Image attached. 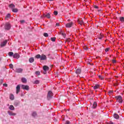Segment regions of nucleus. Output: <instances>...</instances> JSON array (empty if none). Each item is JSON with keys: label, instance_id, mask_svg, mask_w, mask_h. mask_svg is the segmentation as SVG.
Instances as JSON below:
<instances>
[{"label": "nucleus", "instance_id": "obj_23", "mask_svg": "<svg viewBox=\"0 0 124 124\" xmlns=\"http://www.w3.org/2000/svg\"><path fill=\"white\" fill-rule=\"evenodd\" d=\"M12 12H14L15 13H17L18 12V9L14 8L12 10Z\"/></svg>", "mask_w": 124, "mask_h": 124}, {"label": "nucleus", "instance_id": "obj_42", "mask_svg": "<svg viewBox=\"0 0 124 124\" xmlns=\"http://www.w3.org/2000/svg\"><path fill=\"white\" fill-rule=\"evenodd\" d=\"M20 22L21 24H24V23H25V20H20Z\"/></svg>", "mask_w": 124, "mask_h": 124}, {"label": "nucleus", "instance_id": "obj_17", "mask_svg": "<svg viewBox=\"0 0 124 124\" xmlns=\"http://www.w3.org/2000/svg\"><path fill=\"white\" fill-rule=\"evenodd\" d=\"M8 113L9 115V116H15L16 115V113L10 111H8Z\"/></svg>", "mask_w": 124, "mask_h": 124}, {"label": "nucleus", "instance_id": "obj_29", "mask_svg": "<svg viewBox=\"0 0 124 124\" xmlns=\"http://www.w3.org/2000/svg\"><path fill=\"white\" fill-rule=\"evenodd\" d=\"M14 53H13V52H9L8 53V55L9 56V57H12V56H14Z\"/></svg>", "mask_w": 124, "mask_h": 124}, {"label": "nucleus", "instance_id": "obj_14", "mask_svg": "<svg viewBox=\"0 0 124 124\" xmlns=\"http://www.w3.org/2000/svg\"><path fill=\"white\" fill-rule=\"evenodd\" d=\"M97 106V103H96V102H94L93 104V106L92 107V108H93V109H95V108H96Z\"/></svg>", "mask_w": 124, "mask_h": 124}, {"label": "nucleus", "instance_id": "obj_1", "mask_svg": "<svg viewBox=\"0 0 124 124\" xmlns=\"http://www.w3.org/2000/svg\"><path fill=\"white\" fill-rule=\"evenodd\" d=\"M115 98L117 99L118 102H119V103H123V98L122 97V96H116L115 97Z\"/></svg>", "mask_w": 124, "mask_h": 124}, {"label": "nucleus", "instance_id": "obj_49", "mask_svg": "<svg viewBox=\"0 0 124 124\" xmlns=\"http://www.w3.org/2000/svg\"><path fill=\"white\" fill-rule=\"evenodd\" d=\"M108 124H114V123L113 122H110L108 123Z\"/></svg>", "mask_w": 124, "mask_h": 124}, {"label": "nucleus", "instance_id": "obj_31", "mask_svg": "<svg viewBox=\"0 0 124 124\" xmlns=\"http://www.w3.org/2000/svg\"><path fill=\"white\" fill-rule=\"evenodd\" d=\"M103 35H102V34H100L99 36H98V38L99 39H102V38H103Z\"/></svg>", "mask_w": 124, "mask_h": 124}, {"label": "nucleus", "instance_id": "obj_19", "mask_svg": "<svg viewBox=\"0 0 124 124\" xmlns=\"http://www.w3.org/2000/svg\"><path fill=\"white\" fill-rule=\"evenodd\" d=\"M78 24H79V25H81V26L84 24V21H83V20H81V19L78 20Z\"/></svg>", "mask_w": 124, "mask_h": 124}, {"label": "nucleus", "instance_id": "obj_11", "mask_svg": "<svg viewBox=\"0 0 124 124\" xmlns=\"http://www.w3.org/2000/svg\"><path fill=\"white\" fill-rule=\"evenodd\" d=\"M113 117L114 119H116V120H119V119H120V116L117 113H114Z\"/></svg>", "mask_w": 124, "mask_h": 124}, {"label": "nucleus", "instance_id": "obj_51", "mask_svg": "<svg viewBox=\"0 0 124 124\" xmlns=\"http://www.w3.org/2000/svg\"><path fill=\"white\" fill-rule=\"evenodd\" d=\"M66 41H68V39H67V40H66Z\"/></svg>", "mask_w": 124, "mask_h": 124}, {"label": "nucleus", "instance_id": "obj_6", "mask_svg": "<svg viewBox=\"0 0 124 124\" xmlns=\"http://www.w3.org/2000/svg\"><path fill=\"white\" fill-rule=\"evenodd\" d=\"M15 71L17 73H22V72H23V69L21 68H17L16 69Z\"/></svg>", "mask_w": 124, "mask_h": 124}, {"label": "nucleus", "instance_id": "obj_37", "mask_svg": "<svg viewBox=\"0 0 124 124\" xmlns=\"http://www.w3.org/2000/svg\"><path fill=\"white\" fill-rule=\"evenodd\" d=\"M113 92H114V91H112V90H110V91H109L108 92V93H109V94H111L113 93Z\"/></svg>", "mask_w": 124, "mask_h": 124}, {"label": "nucleus", "instance_id": "obj_5", "mask_svg": "<svg viewBox=\"0 0 124 124\" xmlns=\"http://www.w3.org/2000/svg\"><path fill=\"white\" fill-rule=\"evenodd\" d=\"M41 61H45L47 60V57L45 54H42L41 55Z\"/></svg>", "mask_w": 124, "mask_h": 124}, {"label": "nucleus", "instance_id": "obj_2", "mask_svg": "<svg viewBox=\"0 0 124 124\" xmlns=\"http://www.w3.org/2000/svg\"><path fill=\"white\" fill-rule=\"evenodd\" d=\"M53 97V92L52 91H49L47 93V98L49 100V99H51L52 97Z\"/></svg>", "mask_w": 124, "mask_h": 124}, {"label": "nucleus", "instance_id": "obj_47", "mask_svg": "<svg viewBox=\"0 0 124 124\" xmlns=\"http://www.w3.org/2000/svg\"><path fill=\"white\" fill-rule=\"evenodd\" d=\"M94 8H98V6H96V5H94Z\"/></svg>", "mask_w": 124, "mask_h": 124}, {"label": "nucleus", "instance_id": "obj_13", "mask_svg": "<svg viewBox=\"0 0 124 124\" xmlns=\"http://www.w3.org/2000/svg\"><path fill=\"white\" fill-rule=\"evenodd\" d=\"M29 62H30V63H32V62H34V58L33 57L29 58Z\"/></svg>", "mask_w": 124, "mask_h": 124}, {"label": "nucleus", "instance_id": "obj_38", "mask_svg": "<svg viewBox=\"0 0 124 124\" xmlns=\"http://www.w3.org/2000/svg\"><path fill=\"white\" fill-rule=\"evenodd\" d=\"M53 13L54 15H55V16H57V15H58V11H55Z\"/></svg>", "mask_w": 124, "mask_h": 124}, {"label": "nucleus", "instance_id": "obj_8", "mask_svg": "<svg viewBox=\"0 0 124 124\" xmlns=\"http://www.w3.org/2000/svg\"><path fill=\"white\" fill-rule=\"evenodd\" d=\"M20 85H17L16 88V94H18L20 92Z\"/></svg>", "mask_w": 124, "mask_h": 124}, {"label": "nucleus", "instance_id": "obj_26", "mask_svg": "<svg viewBox=\"0 0 124 124\" xmlns=\"http://www.w3.org/2000/svg\"><path fill=\"white\" fill-rule=\"evenodd\" d=\"M32 117H36L37 116V113L35 111L33 112L32 113Z\"/></svg>", "mask_w": 124, "mask_h": 124}, {"label": "nucleus", "instance_id": "obj_3", "mask_svg": "<svg viewBox=\"0 0 124 124\" xmlns=\"http://www.w3.org/2000/svg\"><path fill=\"white\" fill-rule=\"evenodd\" d=\"M21 89H22V90H26V91H29L30 87L28 85H22Z\"/></svg>", "mask_w": 124, "mask_h": 124}, {"label": "nucleus", "instance_id": "obj_46", "mask_svg": "<svg viewBox=\"0 0 124 124\" xmlns=\"http://www.w3.org/2000/svg\"><path fill=\"white\" fill-rule=\"evenodd\" d=\"M2 82H3V80L1 79V80H0V85H1V84H2Z\"/></svg>", "mask_w": 124, "mask_h": 124}, {"label": "nucleus", "instance_id": "obj_28", "mask_svg": "<svg viewBox=\"0 0 124 124\" xmlns=\"http://www.w3.org/2000/svg\"><path fill=\"white\" fill-rule=\"evenodd\" d=\"M10 16H11L10 14H8L5 17V19L8 20V19H9V18H10Z\"/></svg>", "mask_w": 124, "mask_h": 124}, {"label": "nucleus", "instance_id": "obj_22", "mask_svg": "<svg viewBox=\"0 0 124 124\" xmlns=\"http://www.w3.org/2000/svg\"><path fill=\"white\" fill-rule=\"evenodd\" d=\"M99 87H100V85H98V84H96L94 87H93V89L94 90H97V89H99Z\"/></svg>", "mask_w": 124, "mask_h": 124}, {"label": "nucleus", "instance_id": "obj_15", "mask_svg": "<svg viewBox=\"0 0 124 124\" xmlns=\"http://www.w3.org/2000/svg\"><path fill=\"white\" fill-rule=\"evenodd\" d=\"M60 34H61V35H62V36H63V37H64V38H65V36H66V34L65 33H63V32H62V31H61V32H60Z\"/></svg>", "mask_w": 124, "mask_h": 124}, {"label": "nucleus", "instance_id": "obj_50", "mask_svg": "<svg viewBox=\"0 0 124 124\" xmlns=\"http://www.w3.org/2000/svg\"><path fill=\"white\" fill-rule=\"evenodd\" d=\"M49 1H53V0H48Z\"/></svg>", "mask_w": 124, "mask_h": 124}, {"label": "nucleus", "instance_id": "obj_25", "mask_svg": "<svg viewBox=\"0 0 124 124\" xmlns=\"http://www.w3.org/2000/svg\"><path fill=\"white\" fill-rule=\"evenodd\" d=\"M21 81H22V83H27V79H26V78H23L21 79Z\"/></svg>", "mask_w": 124, "mask_h": 124}, {"label": "nucleus", "instance_id": "obj_12", "mask_svg": "<svg viewBox=\"0 0 124 124\" xmlns=\"http://www.w3.org/2000/svg\"><path fill=\"white\" fill-rule=\"evenodd\" d=\"M81 72H82V70L80 68L77 69L76 71V74H81Z\"/></svg>", "mask_w": 124, "mask_h": 124}, {"label": "nucleus", "instance_id": "obj_40", "mask_svg": "<svg viewBox=\"0 0 124 124\" xmlns=\"http://www.w3.org/2000/svg\"><path fill=\"white\" fill-rule=\"evenodd\" d=\"M109 50H110L109 48H107L105 49V51L106 52H108V51H109Z\"/></svg>", "mask_w": 124, "mask_h": 124}, {"label": "nucleus", "instance_id": "obj_36", "mask_svg": "<svg viewBox=\"0 0 124 124\" xmlns=\"http://www.w3.org/2000/svg\"><path fill=\"white\" fill-rule=\"evenodd\" d=\"M98 77H99V79H101V80H103V79L104 78L102 76L99 75V76H98Z\"/></svg>", "mask_w": 124, "mask_h": 124}, {"label": "nucleus", "instance_id": "obj_32", "mask_svg": "<svg viewBox=\"0 0 124 124\" xmlns=\"http://www.w3.org/2000/svg\"><path fill=\"white\" fill-rule=\"evenodd\" d=\"M50 40H51V41H52L53 42H55V41H56V37H51Z\"/></svg>", "mask_w": 124, "mask_h": 124}, {"label": "nucleus", "instance_id": "obj_7", "mask_svg": "<svg viewBox=\"0 0 124 124\" xmlns=\"http://www.w3.org/2000/svg\"><path fill=\"white\" fill-rule=\"evenodd\" d=\"M73 25V22H70V23L66 24L65 27H66V28H71V27H72Z\"/></svg>", "mask_w": 124, "mask_h": 124}, {"label": "nucleus", "instance_id": "obj_30", "mask_svg": "<svg viewBox=\"0 0 124 124\" xmlns=\"http://www.w3.org/2000/svg\"><path fill=\"white\" fill-rule=\"evenodd\" d=\"M9 109L12 110H14L15 109L14 106H13V105H10L9 107Z\"/></svg>", "mask_w": 124, "mask_h": 124}, {"label": "nucleus", "instance_id": "obj_24", "mask_svg": "<svg viewBox=\"0 0 124 124\" xmlns=\"http://www.w3.org/2000/svg\"><path fill=\"white\" fill-rule=\"evenodd\" d=\"M119 20L122 23H124V17L123 16L119 17Z\"/></svg>", "mask_w": 124, "mask_h": 124}, {"label": "nucleus", "instance_id": "obj_10", "mask_svg": "<svg viewBox=\"0 0 124 124\" xmlns=\"http://www.w3.org/2000/svg\"><path fill=\"white\" fill-rule=\"evenodd\" d=\"M13 58L15 59H19L20 58V55L18 53H15L13 55Z\"/></svg>", "mask_w": 124, "mask_h": 124}, {"label": "nucleus", "instance_id": "obj_33", "mask_svg": "<svg viewBox=\"0 0 124 124\" xmlns=\"http://www.w3.org/2000/svg\"><path fill=\"white\" fill-rule=\"evenodd\" d=\"M35 74L36 75H38V76H39V75H40V72L37 71L35 72Z\"/></svg>", "mask_w": 124, "mask_h": 124}, {"label": "nucleus", "instance_id": "obj_9", "mask_svg": "<svg viewBox=\"0 0 124 124\" xmlns=\"http://www.w3.org/2000/svg\"><path fill=\"white\" fill-rule=\"evenodd\" d=\"M6 44H7V40H5L4 42H3L2 43H1L0 44V46H1V47H4V46H5V45H6Z\"/></svg>", "mask_w": 124, "mask_h": 124}, {"label": "nucleus", "instance_id": "obj_41", "mask_svg": "<svg viewBox=\"0 0 124 124\" xmlns=\"http://www.w3.org/2000/svg\"><path fill=\"white\" fill-rule=\"evenodd\" d=\"M65 124H70V122L67 121H66V123Z\"/></svg>", "mask_w": 124, "mask_h": 124}, {"label": "nucleus", "instance_id": "obj_34", "mask_svg": "<svg viewBox=\"0 0 124 124\" xmlns=\"http://www.w3.org/2000/svg\"><path fill=\"white\" fill-rule=\"evenodd\" d=\"M33 84H35L36 85H37V84H39V80H35Z\"/></svg>", "mask_w": 124, "mask_h": 124}, {"label": "nucleus", "instance_id": "obj_48", "mask_svg": "<svg viewBox=\"0 0 124 124\" xmlns=\"http://www.w3.org/2000/svg\"><path fill=\"white\" fill-rule=\"evenodd\" d=\"M3 86H4L5 87H7V84L6 83L3 84Z\"/></svg>", "mask_w": 124, "mask_h": 124}, {"label": "nucleus", "instance_id": "obj_44", "mask_svg": "<svg viewBox=\"0 0 124 124\" xmlns=\"http://www.w3.org/2000/svg\"><path fill=\"white\" fill-rule=\"evenodd\" d=\"M47 71H46V70H44V71H43V73H44V74H46V73H47V72H46Z\"/></svg>", "mask_w": 124, "mask_h": 124}, {"label": "nucleus", "instance_id": "obj_27", "mask_svg": "<svg viewBox=\"0 0 124 124\" xmlns=\"http://www.w3.org/2000/svg\"><path fill=\"white\" fill-rule=\"evenodd\" d=\"M35 59H40L41 58V55L40 54H37L35 56Z\"/></svg>", "mask_w": 124, "mask_h": 124}, {"label": "nucleus", "instance_id": "obj_16", "mask_svg": "<svg viewBox=\"0 0 124 124\" xmlns=\"http://www.w3.org/2000/svg\"><path fill=\"white\" fill-rule=\"evenodd\" d=\"M44 16L46 17L48 19H50V18H51V16L50 15V14H49V13L44 15Z\"/></svg>", "mask_w": 124, "mask_h": 124}, {"label": "nucleus", "instance_id": "obj_35", "mask_svg": "<svg viewBox=\"0 0 124 124\" xmlns=\"http://www.w3.org/2000/svg\"><path fill=\"white\" fill-rule=\"evenodd\" d=\"M44 36H45V37H48V36H49V35L47 33H44Z\"/></svg>", "mask_w": 124, "mask_h": 124}, {"label": "nucleus", "instance_id": "obj_18", "mask_svg": "<svg viewBox=\"0 0 124 124\" xmlns=\"http://www.w3.org/2000/svg\"><path fill=\"white\" fill-rule=\"evenodd\" d=\"M43 69H44V70H46V71H48V70H49V67H48L47 66H46V65H44V66H43Z\"/></svg>", "mask_w": 124, "mask_h": 124}, {"label": "nucleus", "instance_id": "obj_21", "mask_svg": "<svg viewBox=\"0 0 124 124\" xmlns=\"http://www.w3.org/2000/svg\"><path fill=\"white\" fill-rule=\"evenodd\" d=\"M10 8L12 9H14V8H15V5L13 4H10L9 5Z\"/></svg>", "mask_w": 124, "mask_h": 124}, {"label": "nucleus", "instance_id": "obj_4", "mask_svg": "<svg viewBox=\"0 0 124 124\" xmlns=\"http://www.w3.org/2000/svg\"><path fill=\"white\" fill-rule=\"evenodd\" d=\"M10 24L9 23H6L5 25V30L8 31L9 30H10Z\"/></svg>", "mask_w": 124, "mask_h": 124}, {"label": "nucleus", "instance_id": "obj_20", "mask_svg": "<svg viewBox=\"0 0 124 124\" xmlns=\"http://www.w3.org/2000/svg\"><path fill=\"white\" fill-rule=\"evenodd\" d=\"M9 97L11 100H14V95L13 94H11L9 96Z\"/></svg>", "mask_w": 124, "mask_h": 124}, {"label": "nucleus", "instance_id": "obj_39", "mask_svg": "<svg viewBox=\"0 0 124 124\" xmlns=\"http://www.w3.org/2000/svg\"><path fill=\"white\" fill-rule=\"evenodd\" d=\"M9 66H10V68H12V69L13 68V67H14L13 64H10Z\"/></svg>", "mask_w": 124, "mask_h": 124}, {"label": "nucleus", "instance_id": "obj_43", "mask_svg": "<svg viewBox=\"0 0 124 124\" xmlns=\"http://www.w3.org/2000/svg\"><path fill=\"white\" fill-rule=\"evenodd\" d=\"M56 27H60V23H56Z\"/></svg>", "mask_w": 124, "mask_h": 124}, {"label": "nucleus", "instance_id": "obj_45", "mask_svg": "<svg viewBox=\"0 0 124 124\" xmlns=\"http://www.w3.org/2000/svg\"><path fill=\"white\" fill-rule=\"evenodd\" d=\"M112 63H116V61L115 60H112Z\"/></svg>", "mask_w": 124, "mask_h": 124}]
</instances>
